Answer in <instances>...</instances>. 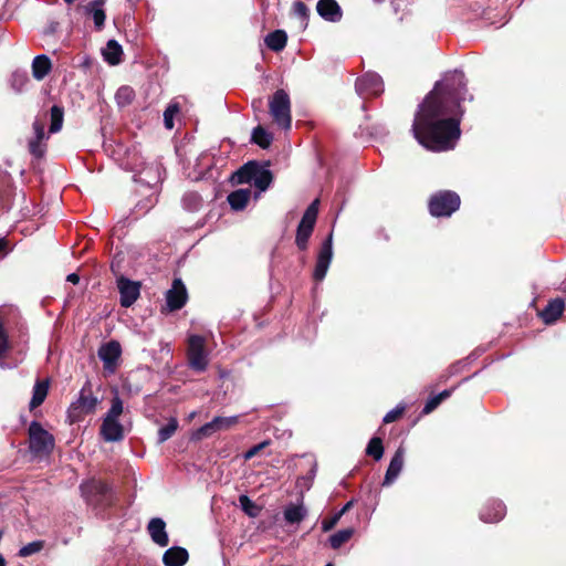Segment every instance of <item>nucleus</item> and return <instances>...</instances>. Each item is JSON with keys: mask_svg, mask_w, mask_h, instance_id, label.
<instances>
[{"mask_svg": "<svg viewBox=\"0 0 566 566\" xmlns=\"http://www.w3.org/2000/svg\"><path fill=\"white\" fill-rule=\"evenodd\" d=\"M467 81L462 71L446 73L419 106L412 134L420 145L433 151L454 148L460 138V119L455 117L467 97Z\"/></svg>", "mask_w": 566, "mask_h": 566, "instance_id": "obj_1", "label": "nucleus"}, {"mask_svg": "<svg viewBox=\"0 0 566 566\" xmlns=\"http://www.w3.org/2000/svg\"><path fill=\"white\" fill-rule=\"evenodd\" d=\"M123 413V401L116 394L112 399V406L103 419L101 434L105 441L115 442L124 438V429L118 421Z\"/></svg>", "mask_w": 566, "mask_h": 566, "instance_id": "obj_2", "label": "nucleus"}, {"mask_svg": "<svg viewBox=\"0 0 566 566\" xmlns=\"http://www.w3.org/2000/svg\"><path fill=\"white\" fill-rule=\"evenodd\" d=\"M232 180L238 184H251L260 191H265L272 181V174L256 163H248L233 175Z\"/></svg>", "mask_w": 566, "mask_h": 566, "instance_id": "obj_3", "label": "nucleus"}, {"mask_svg": "<svg viewBox=\"0 0 566 566\" xmlns=\"http://www.w3.org/2000/svg\"><path fill=\"white\" fill-rule=\"evenodd\" d=\"M270 114L274 123L287 130L291 128V101L289 94L284 90H277L269 102Z\"/></svg>", "mask_w": 566, "mask_h": 566, "instance_id": "obj_4", "label": "nucleus"}, {"mask_svg": "<svg viewBox=\"0 0 566 566\" xmlns=\"http://www.w3.org/2000/svg\"><path fill=\"white\" fill-rule=\"evenodd\" d=\"M55 446L54 437L41 423L32 421L29 426V448L35 455H49Z\"/></svg>", "mask_w": 566, "mask_h": 566, "instance_id": "obj_5", "label": "nucleus"}, {"mask_svg": "<svg viewBox=\"0 0 566 566\" xmlns=\"http://www.w3.org/2000/svg\"><path fill=\"white\" fill-rule=\"evenodd\" d=\"M460 207V197L453 191H440L429 201V210L433 217H450Z\"/></svg>", "mask_w": 566, "mask_h": 566, "instance_id": "obj_6", "label": "nucleus"}, {"mask_svg": "<svg viewBox=\"0 0 566 566\" xmlns=\"http://www.w3.org/2000/svg\"><path fill=\"white\" fill-rule=\"evenodd\" d=\"M318 213V199H315L306 209L297 227L295 243L300 250L307 248L308 239L313 232Z\"/></svg>", "mask_w": 566, "mask_h": 566, "instance_id": "obj_7", "label": "nucleus"}, {"mask_svg": "<svg viewBox=\"0 0 566 566\" xmlns=\"http://www.w3.org/2000/svg\"><path fill=\"white\" fill-rule=\"evenodd\" d=\"M98 399L83 388L76 401L72 402L67 410V419L71 423L78 422L84 416L95 411Z\"/></svg>", "mask_w": 566, "mask_h": 566, "instance_id": "obj_8", "label": "nucleus"}, {"mask_svg": "<svg viewBox=\"0 0 566 566\" xmlns=\"http://www.w3.org/2000/svg\"><path fill=\"white\" fill-rule=\"evenodd\" d=\"M188 361L189 366L203 371L208 366L207 353L205 350V338L199 335H191L188 342Z\"/></svg>", "mask_w": 566, "mask_h": 566, "instance_id": "obj_9", "label": "nucleus"}, {"mask_svg": "<svg viewBox=\"0 0 566 566\" xmlns=\"http://www.w3.org/2000/svg\"><path fill=\"white\" fill-rule=\"evenodd\" d=\"M356 92L363 98L378 96L384 92V82L380 75L367 72L356 81Z\"/></svg>", "mask_w": 566, "mask_h": 566, "instance_id": "obj_10", "label": "nucleus"}, {"mask_svg": "<svg viewBox=\"0 0 566 566\" xmlns=\"http://www.w3.org/2000/svg\"><path fill=\"white\" fill-rule=\"evenodd\" d=\"M80 489L86 502L93 505L102 503L109 492L107 483L98 479H91L83 482Z\"/></svg>", "mask_w": 566, "mask_h": 566, "instance_id": "obj_11", "label": "nucleus"}, {"mask_svg": "<svg viewBox=\"0 0 566 566\" xmlns=\"http://www.w3.org/2000/svg\"><path fill=\"white\" fill-rule=\"evenodd\" d=\"M333 235L332 233L326 238L323 242L314 269L313 277L315 281H323L328 271L329 264L333 258V245H332Z\"/></svg>", "mask_w": 566, "mask_h": 566, "instance_id": "obj_12", "label": "nucleus"}, {"mask_svg": "<svg viewBox=\"0 0 566 566\" xmlns=\"http://www.w3.org/2000/svg\"><path fill=\"white\" fill-rule=\"evenodd\" d=\"M117 287L120 294V305L123 307L132 306L140 295V283L127 277H118Z\"/></svg>", "mask_w": 566, "mask_h": 566, "instance_id": "obj_13", "label": "nucleus"}, {"mask_svg": "<svg viewBox=\"0 0 566 566\" xmlns=\"http://www.w3.org/2000/svg\"><path fill=\"white\" fill-rule=\"evenodd\" d=\"M188 294L181 279H175L171 287L166 292V304L169 311L180 310L187 302Z\"/></svg>", "mask_w": 566, "mask_h": 566, "instance_id": "obj_14", "label": "nucleus"}, {"mask_svg": "<svg viewBox=\"0 0 566 566\" xmlns=\"http://www.w3.org/2000/svg\"><path fill=\"white\" fill-rule=\"evenodd\" d=\"M119 343L112 340L101 346L98 349V357L104 364V369L113 373L116 367V363L120 356Z\"/></svg>", "mask_w": 566, "mask_h": 566, "instance_id": "obj_15", "label": "nucleus"}, {"mask_svg": "<svg viewBox=\"0 0 566 566\" xmlns=\"http://www.w3.org/2000/svg\"><path fill=\"white\" fill-rule=\"evenodd\" d=\"M147 531L155 544L166 547L169 544V537L166 532V523L160 517H154L147 525Z\"/></svg>", "mask_w": 566, "mask_h": 566, "instance_id": "obj_16", "label": "nucleus"}, {"mask_svg": "<svg viewBox=\"0 0 566 566\" xmlns=\"http://www.w3.org/2000/svg\"><path fill=\"white\" fill-rule=\"evenodd\" d=\"M317 13L326 21L338 22L343 17L342 9L336 0H318Z\"/></svg>", "mask_w": 566, "mask_h": 566, "instance_id": "obj_17", "label": "nucleus"}, {"mask_svg": "<svg viewBox=\"0 0 566 566\" xmlns=\"http://www.w3.org/2000/svg\"><path fill=\"white\" fill-rule=\"evenodd\" d=\"M405 449L399 447L390 460L382 485H390L400 474L403 468Z\"/></svg>", "mask_w": 566, "mask_h": 566, "instance_id": "obj_18", "label": "nucleus"}, {"mask_svg": "<svg viewBox=\"0 0 566 566\" xmlns=\"http://www.w3.org/2000/svg\"><path fill=\"white\" fill-rule=\"evenodd\" d=\"M505 515V505L501 501L488 503L480 512V518L486 523L501 521Z\"/></svg>", "mask_w": 566, "mask_h": 566, "instance_id": "obj_19", "label": "nucleus"}, {"mask_svg": "<svg viewBox=\"0 0 566 566\" xmlns=\"http://www.w3.org/2000/svg\"><path fill=\"white\" fill-rule=\"evenodd\" d=\"M187 549L174 546L168 548L163 555V562L166 566H182L188 560Z\"/></svg>", "mask_w": 566, "mask_h": 566, "instance_id": "obj_20", "label": "nucleus"}, {"mask_svg": "<svg viewBox=\"0 0 566 566\" xmlns=\"http://www.w3.org/2000/svg\"><path fill=\"white\" fill-rule=\"evenodd\" d=\"M283 515L287 524H298L306 517L307 509L302 501L296 504L291 503L285 506Z\"/></svg>", "mask_w": 566, "mask_h": 566, "instance_id": "obj_21", "label": "nucleus"}, {"mask_svg": "<svg viewBox=\"0 0 566 566\" xmlns=\"http://www.w3.org/2000/svg\"><path fill=\"white\" fill-rule=\"evenodd\" d=\"M565 304L560 298H555L548 302L545 308L541 312V317L546 324H552L558 319L564 311Z\"/></svg>", "mask_w": 566, "mask_h": 566, "instance_id": "obj_22", "label": "nucleus"}, {"mask_svg": "<svg viewBox=\"0 0 566 566\" xmlns=\"http://www.w3.org/2000/svg\"><path fill=\"white\" fill-rule=\"evenodd\" d=\"M52 63L49 56L41 54L33 59L32 75L35 80H43L51 71Z\"/></svg>", "mask_w": 566, "mask_h": 566, "instance_id": "obj_23", "label": "nucleus"}, {"mask_svg": "<svg viewBox=\"0 0 566 566\" xmlns=\"http://www.w3.org/2000/svg\"><path fill=\"white\" fill-rule=\"evenodd\" d=\"M123 49L115 40H109L103 50L104 60L111 65H117L122 62Z\"/></svg>", "mask_w": 566, "mask_h": 566, "instance_id": "obj_24", "label": "nucleus"}, {"mask_svg": "<svg viewBox=\"0 0 566 566\" xmlns=\"http://www.w3.org/2000/svg\"><path fill=\"white\" fill-rule=\"evenodd\" d=\"M251 197V190L250 189H238L235 191H232L228 196V202L230 207L235 210L240 211L245 208Z\"/></svg>", "mask_w": 566, "mask_h": 566, "instance_id": "obj_25", "label": "nucleus"}, {"mask_svg": "<svg viewBox=\"0 0 566 566\" xmlns=\"http://www.w3.org/2000/svg\"><path fill=\"white\" fill-rule=\"evenodd\" d=\"M104 0H94L90 2L85 8L86 12L92 14L94 24L98 30L103 28L106 18L105 11L102 8Z\"/></svg>", "mask_w": 566, "mask_h": 566, "instance_id": "obj_26", "label": "nucleus"}, {"mask_svg": "<svg viewBox=\"0 0 566 566\" xmlns=\"http://www.w3.org/2000/svg\"><path fill=\"white\" fill-rule=\"evenodd\" d=\"M287 36L282 30H275L265 38V44L274 52L282 51L286 45Z\"/></svg>", "mask_w": 566, "mask_h": 566, "instance_id": "obj_27", "label": "nucleus"}, {"mask_svg": "<svg viewBox=\"0 0 566 566\" xmlns=\"http://www.w3.org/2000/svg\"><path fill=\"white\" fill-rule=\"evenodd\" d=\"M49 391V380H38L33 387V394L30 401V408H36L43 403Z\"/></svg>", "mask_w": 566, "mask_h": 566, "instance_id": "obj_28", "label": "nucleus"}, {"mask_svg": "<svg viewBox=\"0 0 566 566\" xmlns=\"http://www.w3.org/2000/svg\"><path fill=\"white\" fill-rule=\"evenodd\" d=\"M239 417H214L209 423L213 432L224 431L238 423Z\"/></svg>", "mask_w": 566, "mask_h": 566, "instance_id": "obj_29", "label": "nucleus"}, {"mask_svg": "<svg viewBox=\"0 0 566 566\" xmlns=\"http://www.w3.org/2000/svg\"><path fill=\"white\" fill-rule=\"evenodd\" d=\"M273 140L272 134L268 133L262 126H258L252 132V142L261 148H268Z\"/></svg>", "mask_w": 566, "mask_h": 566, "instance_id": "obj_30", "label": "nucleus"}, {"mask_svg": "<svg viewBox=\"0 0 566 566\" xmlns=\"http://www.w3.org/2000/svg\"><path fill=\"white\" fill-rule=\"evenodd\" d=\"M354 534V528H345L336 532L329 537L332 548L338 549L344 543L348 542Z\"/></svg>", "mask_w": 566, "mask_h": 566, "instance_id": "obj_31", "label": "nucleus"}, {"mask_svg": "<svg viewBox=\"0 0 566 566\" xmlns=\"http://www.w3.org/2000/svg\"><path fill=\"white\" fill-rule=\"evenodd\" d=\"M178 428V421L176 418L169 419V421L159 429L158 431V442L163 443L167 441L172 434L176 432Z\"/></svg>", "mask_w": 566, "mask_h": 566, "instance_id": "obj_32", "label": "nucleus"}, {"mask_svg": "<svg viewBox=\"0 0 566 566\" xmlns=\"http://www.w3.org/2000/svg\"><path fill=\"white\" fill-rule=\"evenodd\" d=\"M239 503L242 511L250 517H255L259 515L260 507L248 495H240Z\"/></svg>", "mask_w": 566, "mask_h": 566, "instance_id": "obj_33", "label": "nucleus"}, {"mask_svg": "<svg viewBox=\"0 0 566 566\" xmlns=\"http://www.w3.org/2000/svg\"><path fill=\"white\" fill-rule=\"evenodd\" d=\"M202 205V199L197 192H187L182 197V206L189 211H197Z\"/></svg>", "mask_w": 566, "mask_h": 566, "instance_id": "obj_34", "label": "nucleus"}, {"mask_svg": "<svg viewBox=\"0 0 566 566\" xmlns=\"http://www.w3.org/2000/svg\"><path fill=\"white\" fill-rule=\"evenodd\" d=\"M135 97L134 90L129 86H122L117 90L115 98L119 106H126L132 103Z\"/></svg>", "mask_w": 566, "mask_h": 566, "instance_id": "obj_35", "label": "nucleus"}, {"mask_svg": "<svg viewBox=\"0 0 566 566\" xmlns=\"http://www.w3.org/2000/svg\"><path fill=\"white\" fill-rule=\"evenodd\" d=\"M366 453L373 457L376 461H379L384 454V447L380 438H373L366 449Z\"/></svg>", "mask_w": 566, "mask_h": 566, "instance_id": "obj_36", "label": "nucleus"}, {"mask_svg": "<svg viewBox=\"0 0 566 566\" xmlns=\"http://www.w3.org/2000/svg\"><path fill=\"white\" fill-rule=\"evenodd\" d=\"M63 124V111L59 106L54 105L51 108V125L50 132L57 133L62 128Z\"/></svg>", "mask_w": 566, "mask_h": 566, "instance_id": "obj_37", "label": "nucleus"}, {"mask_svg": "<svg viewBox=\"0 0 566 566\" xmlns=\"http://www.w3.org/2000/svg\"><path fill=\"white\" fill-rule=\"evenodd\" d=\"M179 112L178 104H170L164 112V123L167 129L174 128V117Z\"/></svg>", "mask_w": 566, "mask_h": 566, "instance_id": "obj_38", "label": "nucleus"}, {"mask_svg": "<svg viewBox=\"0 0 566 566\" xmlns=\"http://www.w3.org/2000/svg\"><path fill=\"white\" fill-rule=\"evenodd\" d=\"M42 547H43L42 542L36 541V542L29 543L20 548L19 556H21V557L31 556V555L40 552L42 549Z\"/></svg>", "mask_w": 566, "mask_h": 566, "instance_id": "obj_39", "label": "nucleus"}, {"mask_svg": "<svg viewBox=\"0 0 566 566\" xmlns=\"http://www.w3.org/2000/svg\"><path fill=\"white\" fill-rule=\"evenodd\" d=\"M213 429H211V426L209 422H207L206 424L201 426L199 429H197L192 434H191V439L195 440V441H200L205 438H209L213 434Z\"/></svg>", "mask_w": 566, "mask_h": 566, "instance_id": "obj_40", "label": "nucleus"}, {"mask_svg": "<svg viewBox=\"0 0 566 566\" xmlns=\"http://www.w3.org/2000/svg\"><path fill=\"white\" fill-rule=\"evenodd\" d=\"M29 149L30 153L35 157H42L45 153V145L43 144V140L39 139H32L29 143Z\"/></svg>", "mask_w": 566, "mask_h": 566, "instance_id": "obj_41", "label": "nucleus"}, {"mask_svg": "<svg viewBox=\"0 0 566 566\" xmlns=\"http://www.w3.org/2000/svg\"><path fill=\"white\" fill-rule=\"evenodd\" d=\"M28 82H29V78L25 73L17 72L12 75V86L18 92H20Z\"/></svg>", "mask_w": 566, "mask_h": 566, "instance_id": "obj_42", "label": "nucleus"}, {"mask_svg": "<svg viewBox=\"0 0 566 566\" xmlns=\"http://www.w3.org/2000/svg\"><path fill=\"white\" fill-rule=\"evenodd\" d=\"M293 12L295 15L300 17L302 21H306L308 18V8L302 1H296L293 4Z\"/></svg>", "mask_w": 566, "mask_h": 566, "instance_id": "obj_43", "label": "nucleus"}, {"mask_svg": "<svg viewBox=\"0 0 566 566\" xmlns=\"http://www.w3.org/2000/svg\"><path fill=\"white\" fill-rule=\"evenodd\" d=\"M405 411L403 406H398L395 409L387 412L382 419L384 423H390L396 421Z\"/></svg>", "mask_w": 566, "mask_h": 566, "instance_id": "obj_44", "label": "nucleus"}, {"mask_svg": "<svg viewBox=\"0 0 566 566\" xmlns=\"http://www.w3.org/2000/svg\"><path fill=\"white\" fill-rule=\"evenodd\" d=\"M442 401L437 395L431 397L424 405L422 413L428 415L432 412Z\"/></svg>", "mask_w": 566, "mask_h": 566, "instance_id": "obj_45", "label": "nucleus"}, {"mask_svg": "<svg viewBox=\"0 0 566 566\" xmlns=\"http://www.w3.org/2000/svg\"><path fill=\"white\" fill-rule=\"evenodd\" d=\"M339 520H340V514H337V513L334 516H332L331 518L323 520L322 530L324 532L331 531L332 528H334L336 526V524L338 523Z\"/></svg>", "mask_w": 566, "mask_h": 566, "instance_id": "obj_46", "label": "nucleus"}, {"mask_svg": "<svg viewBox=\"0 0 566 566\" xmlns=\"http://www.w3.org/2000/svg\"><path fill=\"white\" fill-rule=\"evenodd\" d=\"M269 444V441H263L259 444L253 446L244 453V459L250 460L255 457L262 449H264Z\"/></svg>", "mask_w": 566, "mask_h": 566, "instance_id": "obj_47", "label": "nucleus"}, {"mask_svg": "<svg viewBox=\"0 0 566 566\" xmlns=\"http://www.w3.org/2000/svg\"><path fill=\"white\" fill-rule=\"evenodd\" d=\"M33 129H34V134H35L34 139L43 140L44 136H45V134H44V124L41 123V122L35 120L33 123Z\"/></svg>", "mask_w": 566, "mask_h": 566, "instance_id": "obj_48", "label": "nucleus"}, {"mask_svg": "<svg viewBox=\"0 0 566 566\" xmlns=\"http://www.w3.org/2000/svg\"><path fill=\"white\" fill-rule=\"evenodd\" d=\"M66 281L72 284H77L80 282V276L76 273H71L66 276Z\"/></svg>", "mask_w": 566, "mask_h": 566, "instance_id": "obj_49", "label": "nucleus"}, {"mask_svg": "<svg viewBox=\"0 0 566 566\" xmlns=\"http://www.w3.org/2000/svg\"><path fill=\"white\" fill-rule=\"evenodd\" d=\"M352 505H353V502H352V501L347 502V503L343 506V509H342L339 512H337V514H340V517H342V516H343V515H344V514H345V513H346V512L352 507Z\"/></svg>", "mask_w": 566, "mask_h": 566, "instance_id": "obj_50", "label": "nucleus"}, {"mask_svg": "<svg viewBox=\"0 0 566 566\" xmlns=\"http://www.w3.org/2000/svg\"><path fill=\"white\" fill-rule=\"evenodd\" d=\"M451 395V390H443L437 396L440 397V400L443 401L446 398H448Z\"/></svg>", "mask_w": 566, "mask_h": 566, "instance_id": "obj_51", "label": "nucleus"}, {"mask_svg": "<svg viewBox=\"0 0 566 566\" xmlns=\"http://www.w3.org/2000/svg\"><path fill=\"white\" fill-rule=\"evenodd\" d=\"M7 249V240L4 238H0V253H6Z\"/></svg>", "mask_w": 566, "mask_h": 566, "instance_id": "obj_52", "label": "nucleus"}, {"mask_svg": "<svg viewBox=\"0 0 566 566\" xmlns=\"http://www.w3.org/2000/svg\"><path fill=\"white\" fill-rule=\"evenodd\" d=\"M0 566H7L3 556L0 554Z\"/></svg>", "mask_w": 566, "mask_h": 566, "instance_id": "obj_53", "label": "nucleus"}, {"mask_svg": "<svg viewBox=\"0 0 566 566\" xmlns=\"http://www.w3.org/2000/svg\"><path fill=\"white\" fill-rule=\"evenodd\" d=\"M66 3H73L75 0H64Z\"/></svg>", "mask_w": 566, "mask_h": 566, "instance_id": "obj_54", "label": "nucleus"}, {"mask_svg": "<svg viewBox=\"0 0 566 566\" xmlns=\"http://www.w3.org/2000/svg\"><path fill=\"white\" fill-rule=\"evenodd\" d=\"M325 566H333V564H332V563H328V564H326Z\"/></svg>", "mask_w": 566, "mask_h": 566, "instance_id": "obj_55", "label": "nucleus"}]
</instances>
